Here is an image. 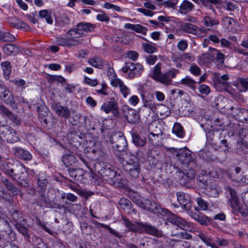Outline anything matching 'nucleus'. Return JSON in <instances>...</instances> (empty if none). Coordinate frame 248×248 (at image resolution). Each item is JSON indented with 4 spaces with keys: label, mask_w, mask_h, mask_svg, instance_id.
Masks as SVG:
<instances>
[{
    "label": "nucleus",
    "mask_w": 248,
    "mask_h": 248,
    "mask_svg": "<svg viewBox=\"0 0 248 248\" xmlns=\"http://www.w3.org/2000/svg\"><path fill=\"white\" fill-rule=\"evenodd\" d=\"M125 226L129 231L139 233H145L156 237H162L163 236L162 231L147 222H137L132 223L128 218L123 217Z\"/></svg>",
    "instance_id": "1"
},
{
    "label": "nucleus",
    "mask_w": 248,
    "mask_h": 248,
    "mask_svg": "<svg viewBox=\"0 0 248 248\" xmlns=\"http://www.w3.org/2000/svg\"><path fill=\"white\" fill-rule=\"evenodd\" d=\"M161 67V63L156 64L150 74L151 78L167 86L171 84L172 78L175 77L176 75L179 73V70L172 68L165 73H162Z\"/></svg>",
    "instance_id": "2"
},
{
    "label": "nucleus",
    "mask_w": 248,
    "mask_h": 248,
    "mask_svg": "<svg viewBox=\"0 0 248 248\" xmlns=\"http://www.w3.org/2000/svg\"><path fill=\"white\" fill-rule=\"evenodd\" d=\"M121 70L126 78L133 79L141 76L144 68L143 66L139 62H128L124 63Z\"/></svg>",
    "instance_id": "3"
},
{
    "label": "nucleus",
    "mask_w": 248,
    "mask_h": 248,
    "mask_svg": "<svg viewBox=\"0 0 248 248\" xmlns=\"http://www.w3.org/2000/svg\"><path fill=\"white\" fill-rule=\"evenodd\" d=\"M101 167V169L98 171L104 180L110 185L119 183L121 178V175L117 173L111 165L102 163Z\"/></svg>",
    "instance_id": "4"
},
{
    "label": "nucleus",
    "mask_w": 248,
    "mask_h": 248,
    "mask_svg": "<svg viewBox=\"0 0 248 248\" xmlns=\"http://www.w3.org/2000/svg\"><path fill=\"white\" fill-rule=\"evenodd\" d=\"M141 155L142 152L141 151H137L136 153L137 156L131 155L129 160L126 162V164L124 166V170L128 172L131 177L137 178L140 173L141 168L139 157H140Z\"/></svg>",
    "instance_id": "5"
},
{
    "label": "nucleus",
    "mask_w": 248,
    "mask_h": 248,
    "mask_svg": "<svg viewBox=\"0 0 248 248\" xmlns=\"http://www.w3.org/2000/svg\"><path fill=\"white\" fill-rule=\"evenodd\" d=\"M175 153L177 159L182 164L192 167L196 166V156L187 148L176 149Z\"/></svg>",
    "instance_id": "6"
},
{
    "label": "nucleus",
    "mask_w": 248,
    "mask_h": 248,
    "mask_svg": "<svg viewBox=\"0 0 248 248\" xmlns=\"http://www.w3.org/2000/svg\"><path fill=\"white\" fill-rule=\"evenodd\" d=\"M66 36V38L57 37L56 44L60 46L71 47L81 43V41L77 39V35L74 30H69L67 32Z\"/></svg>",
    "instance_id": "7"
},
{
    "label": "nucleus",
    "mask_w": 248,
    "mask_h": 248,
    "mask_svg": "<svg viewBox=\"0 0 248 248\" xmlns=\"http://www.w3.org/2000/svg\"><path fill=\"white\" fill-rule=\"evenodd\" d=\"M112 148L118 152H123L126 149L127 142L123 134L120 132L114 133L110 138Z\"/></svg>",
    "instance_id": "8"
},
{
    "label": "nucleus",
    "mask_w": 248,
    "mask_h": 248,
    "mask_svg": "<svg viewBox=\"0 0 248 248\" xmlns=\"http://www.w3.org/2000/svg\"><path fill=\"white\" fill-rule=\"evenodd\" d=\"M16 174L13 175V180L17 181L22 187H27L29 184L27 180V174L24 172V168L21 165H15Z\"/></svg>",
    "instance_id": "9"
},
{
    "label": "nucleus",
    "mask_w": 248,
    "mask_h": 248,
    "mask_svg": "<svg viewBox=\"0 0 248 248\" xmlns=\"http://www.w3.org/2000/svg\"><path fill=\"white\" fill-rule=\"evenodd\" d=\"M169 220L172 224L186 231L192 232L195 230L194 225L192 223L188 222L184 219L177 216L173 215L171 217L169 218Z\"/></svg>",
    "instance_id": "10"
},
{
    "label": "nucleus",
    "mask_w": 248,
    "mask_h": 248,
    "mask_svg": "<svg viewBox=\"0 0 248 248\" xmlns=\"http://www.w3.org/2000/svg\"><path fill=\"white\" fill-rule=\"evenodd\" d=\"M193 168L190 166L189 170L186 172H183L180 170H178L176 171L178 179L181 185H184L195 178L196 172Z\"/></svg>",
    "instance_id": "11"
},
{
    "label": "nucleus",
    "mask_w": 248,
    "mask_h": 248,
    "mask_svg": "<svg viewBox=\"0 0 248 248\" xmlns=\"http://www.w3.org/2000/svg\"><path fill=\"white\" fill-rule=\"evenodd\" d=\"M147 160L150 166L152 168H161L162 159L159 153L156 150L150 151L148 153Z\"/></svg>",
    "instance_id": "12"
},
{
    "label": "nucleus",
    "mask_w": 248,
    "mask_h": 248,
    "mask_svg": "<svg viewBox=\"0 0 248 248\" xmlns=\"http://www.w3.org/2000/svg\"><path fill=\"white\" fill-rule=\"evenodd\" d=\"M176 196L177 201L181 207L186 211L189 210L192 207L189 195L179 191L176 193Z\"/></svg>",
    "instance_id": "13"
},
{
    "label": "nucleus",
    "mask_w": 248,
    "mask_h": 248,
    "mask_svg": "<svg viewBox=\"0 0 248 248\" xmlns=\"http://www.w3.org/2000/svg\"><path fill=\"white\" fill-rule=\"evenodd\" d=\"M231 114L235 119L241 122H248V110L245 108L232 107Z\"/></svg>",
    "instance_id": "14"
},
{
    "label": "nucleus",
    "mask_w": 248,
    "mask_h": 248,
    "mask_svg": "<svg viewBox=\"0 0 248 248\" xmlns=\"http://www.w3.org/2000/svg\"><path fill=\"white\" fill-rule=\"evenodd\" d=\"M101 109L105 111L106 113L112 112L113 115L117 117L119 115L118 103L114 99L104 103L101 107Z\"/></svg>",
    "instance_id": "15"
},
{
    "label": "nucleus",
    "mask_w": 248,
    "mask_h": 248,
    "mask_svg": "<svg viewBox=\"0 0 248 248\" xmlns=\"http://www.w3.org/2000/svg\"><path fill=\"white\" fill-rule=\"evenodd\" d=\"M94 29V26L92 23L87 22H81L77 25V28L71 29L76 32L77 38L84 35V32H91Z\"/></svg>",
    "instance_id": "16"
},
{
    "label": "nucleus",
    "mask_w": 248,
    "mask_h": 248,
    "mask_svg": "<svg viewBox=\"0 0 248 248\" xmlns=\"http://www.w3.org/2000/svg\"><path fill=\"white\" fill-rule=\"evenodd\" d=\"M0 98L6 103L12 105L15 103V99L12 93L3 84H0Z\"/></svg>",
    "instance_id": "17"
},
{
    "label": "nucleus",
    "mask_w": 248,
    "mask_h": 248,
    "mask_svg": "<svg viewBox=\"0 0 248 248\" xmlns=\"http://www.w3.org/2000/svg\"><path fill=\"white\" fill-rule=\"evenodd\" d=\"M52 108L56 113L60 116L68 118L70 116V110L67 106H63L59 103L55 102L52 105Z\"/></svg>",
    "instance_id": "18"
},
{
    "label": "nucleus",
    "mask_w": 248,
    "mask_h": 248,
    "mask_svg": "<svg viewBox=\"0 0 248 248\" xmlns=\"http://www.w3.org/2000/svg\"><path fill=\"white\" fill-rule=\"evenodd\" d=\"M0 230L5 232L8 235H11L15 238V235L7 219L0 215Z\"/></svg>",
    "instance_id": "19"
},
{
    "label": "nucleus",
    "mask_w": 248,
    "mask_h": 248,
    "mask_svg": "<svg viewBox=\"0 0 248 248\" xmlns=\"http://www.w3.org/2000/svg\"><path fill=\"white\" fill-rule=\"evenodd\" d=\"M226 193L231 206L232 207H238L239 201L236 191L231 187H228L226 188Z\"/></svg>",
    "instance_id": "20"
},
{
    "label": "nucleus",
    "mask_w": 248,
    "mask_h": 248,
    "mask_svg": "<svg viewBox=\"0 0 248 248\" xmlns=\"http://www.w3.org/2000/svg\"><path fill=\"white\" fill-rule=\"evenodd\" d=\"M39 197L35 200L37 205L42 208L51 207V200L46 195V192L38 193Z\"/></svg>",
    "instance_id": "21"
},
{
    "label": "nucleus",
    "mask_w": 248,
    "mask_h": 248,
    "mask_svg": "<svg viewBox=\"0 0 248 248\" xmlns=\"http://www.w3.org/2000/svg\"><path fill=\"white\" fill-rule=\"evenodd\" d=\"M111 84L114 87H119L121 93L124 98L130 94V89L124 84L120 79L116 78L113 79L111 81Z\"/></svg>",
    "instance_id": "22"
},
{
    "label": "nucleus",
    "mask_w": 248,
    "mask_h": 248,
    "mask_svg": "<svg viewBox=\"0 0 248 248\" xmlns=\"http://www.w3.org/2000/svg\"><path fill=\"white\" fill-rule=\"evenodd\" d=\"M13 150L15 155L23 160L29 161L32 158L31 155L28 151L21 148H14Z\"/></svg>",
    "instance_id": "23"
},
{
    "label": "nucleus",
    "mask_w": 248,
    "mask_h": 248,
    "mask_svg": "<svg viewBox=\"0 0 248 248\" xmlns=\"http://www.w3.org/2000/svg\"><path fill=\"white\" fill-rule=\"evenodd\" d=\"M7 21L10 25L17 29L26 30L29 28V26L25 22L15 16L9 17Z\"/></svg>",
    "instance_id": "24"
},
{
    "label": "nucleus",
    "mask_w": 248,
    "mask_h": 248,
    "mask_svg": "<svg viewBox=\"0 0 248 248\" xmlns=\"http://www.w3.org/2000/svg\"><path fill=\"white\" fill-rule=\"evenodd\" d=\"M68 172L70 176L73 178L74 180L77 182L82 181L83 179V175L85 171L80 168L69 169Z\"/></svg>",
    "instance_id": "25"
},
{
    "label": "nucleus",
    "mask_w": 248,
    "mask_h": 248,
    "mask_svg": "<svg viewBox=\"0 0 248 248\" xmlns=\"http://www.w3.org/2000/svg\"><path fill=\"white\" fill-rule=\"evenodd\" d=\"M124 115L129 123L135 124L138 122L139 115L137 111L133 108H128L125 111Z\"/></svg>",
    "instance_id": "26"
},
{
    "label": "nucleus",
    "mask_w": 248,
    "mask_h": 248,
    "mask_svg": "<svg viewBox=\"0 0 248 248\" xmlns=\"http://www.w3.org/2000/svg\"><path fill=\"white\" fill-rule=\"evenodd\" d=\"M2 49L3 52L7 55H16L20 51V48L17 46L11 43L4 45Z\"/></svg>",
    "instance_id": "27"
},
{
    "label": "nucleus",
    "mask_w": 248,
    "mask_h": 248,
    "mask_svg": "<svg viewBox=\"0 0 248 248\" xmlns=\"http://www.w3.org/2000/svg\"><path fill=\"white\" fill-rule=\"evenodd\" d=\"M1 181L7 189L11 192L13 195H16L20 193V190L18 189L12 182L10 181L6 177H2L1 178Z\"/></svg>",
    "instance_id": "28"
},
{
    "label": "nucleus",
    "mask_w": 248,
    "mask_h": 248,
    "mask_svg": "<svg viewBox=\"0 0 248 248\" xmlns=\"http://www.w3.org/2000/svg\"><path fill=\"white\" fill-rule=\"evenodd\" d=\"M213 182L212 179L207 175L199 176L197 180V184L202 188L207 189Z\"/></svg>",
    "instance_id": "29"
},
{
    "label": "nucleus",
    "mask_w": 248,
    "mask_h": 248,
    "mask_svg": "<svg viewBox=\"0 0 248 248\" xmlns=\"http://www.w3.org/2000/svg\"><path fill=\"white\" fill-rule=\"evenodd\" d=\"M182 30L186 32L193 35L199 33V29L197 26L190 23H184L181 26Z\"/></svg>",
    "instance_id": "30"
},
{
    "label": "nucleus",
    "mask_w": 248,
    "mask_h": 248,
    "mask_svg": "<svg viewBox=\"0 0 248 248\" xmlns=\"http://www.w3.org/2000/svg\"><path fill=\"white\" fill-rule=\"evenodd\" d=\"M3 76L5 79L9 80L10 78L12 72V65L9 61H4L0 63Z\"/></svg>",
    "instance_id": "31"
},
{
    "label": "nucleus",
    "mask_w": 248,
    "mask_h": 248,
    "mask_svg": "<svg viewBox=\"0 0 248 248\" xmlns=\"http://www.w3.org/2000/svg\"><path fill=\"white\" fill-rule=\"evenodd\" d=\"M124 28L131 29L138 33H140L143 35L146 34L147 29L145 27L142 26L140 24H132L126 23L124 26Z\"/></svg>",
    "instance_id": "32"
},
{
    "label": "nucleus",
    "mask_w": 248,
    "mask_h": 248,
    "mask_svg": "<svg viewBox=\"0 0 248 248\" xmlns=\"http://www.w3.org/2000/svg\"><path fill=\"white\" fill-rule=\"evenodd\" d=\"M51 10L44 9L38 12V16L41 18H45L47 23L52 24L53 20L51 16Z\"/></svg>",
    "instance_id": "33"
},
{
    "label": "nucleus",
    "mask_w": 248,
    "mask_h": 248,
    "mask_svg": "<svg viewBox=\"0 0 248 248\" xmlns=\"http://www.w3.org/2000/svg\"><path fill=\"white\" fill-rule=\"evenodd\" d=\"M200 4L202 5L207 9L211 10L214 13H216V10L212 4H218L220 3V0H200Z\"/></svg>",
    "instance_id": "34"
},
{
    "label": "nucleus",
    "mask_w": 248,
    "mask_h": 248,
    "mask_svg": "<svg viewBox=\"0 0 248 248\" xmlns=\"http://www.w3.org/2000/svg\"><path fill=\"white\" fill-rule=\"evenodd\" d=\"M193 8L194 5L191 2L184 0L180 6V11L181 14H186L191 11Z\"/></svg>",
    "instance_id": "35"
},
{
    "label": "nucleus",
    "mask_w": 248,
    "mask_h": 248,
    "mask_svg": "<svg viewBox=\"0 0 248 248\" xmlns=\"http://www.w3.org/2000/svg\"><path fill=\"white\" fill-rule=\"evenodd\" d=\"M89 63L92 66L98 68H104L106 63L103 60L99 57H95L90 59L88 61Z\"/></svg>",
    "instance_id": "36"
},
{
    "label": "nucleus",
    "mask_w": 248,
    "mask_h": 248,
    "mask_svg": "<svg viewBox=\"0 0 248 248\" xmlns=\"http://www.w3.org/2000/svg\"><path fill=\"white\" fill-rule=\"evenodd\" d=\"M180 84L189 87L193 91L196 90V82L188 76L182 78L180 81Z\"/></svg>",
    "instance_id": "37"
},
{
    "label": "nucleus",
    "mask_w": 248,
    "mask_h": 248,
    "mask_svg": "<svg viewBox=\"0 0 248 248\" xmlns=\"http://www.w3.org/2000/svg\"><path fill=\"white\" fill-rule=\"evenodd\" d=\"M196 202L198 204L197 207H195L196 211H205L208 209V203L202 197H198L196 199Z\"/></svg>",
    "instance_id": "38"
},
{
    "label": "nucleus",
    "mask_w": 248,
    "mask_h": 248,
    "mask_svg": "<svg viewBox=\"0 0 248 248\" xmlns=\"http://www.w3.org/2000/svg\"><path fill=\"white\" fill-rule=\"evenodd\" d=\"M0 113L3 116H5L9 118L13 122H16V115L13 114L8 108L3 105L0 106Z\"/></svg>",
    "instance_id": "39"
},
{
    "label": "nucleus",
    "mask_w": 248,
    "mask_h": 248,
    "mask_svg": "<svg viewBox=\"0 0 248 248\" xmlns=\"http://www.w3.org/2000/svg\"><path fill=\"white\" fill-rule=\"evenodd\" d=\"M222 24L229 31H231L232 30L235 20L228 16L222 17Z\"/></svg>",
    "instance_id": "40"
},
{
    "label": "nucleus",
    "mask_w": 248,
    "mask_h": 248,
    "mask_svg": "<svg viewBox=\"0 0 248 248\" xmlns=\"http://www.w3.org/2000/svg\"><path fill=\"white\" fill-rule=\"evenodd\" d=\"M203 24L207 27L211 28L212 27L217 25L219 24V21L216 18H211L210 16H206L203 19Z\"/></svg>",
    "instance_id": "41"
},
{
    "label": "nucleus",
    "mask_w": 248,
    "mask_h": 248,
    "mask_svg": "<svg viewBox=\"0 0 248 248\" xmlns=\"http://www.w3.org/2000/svg\"><path fill=\"white\" fill-rule=\"evenodd\" d=\"M206 190L210 197H217L219 195V188L214 182L206 189Z\"/></svg>",
    "instance_id": "42"
},
{
    "label": "nucleus",
    "mask_w": 248,
    "mask_h": 248,
    "mask_svg": "<svg viewBox=\"0 0 248 248\" xmlns=\"http://www.w3.org/2000/svg\"><path fill=\"white\" fill-rule=\"evenodd\" d=\"M14 35L8 31H0V42H12L15 40Z\"/></svg>",
    "instance_id": "43"
},
{
    "label": "nucleus",
    "mask_w": 248,
    "mask_h": 248,
    "mask_svg": "<svg viewBox=\"0 0 248 248\" xmlns=\"http://www.w3.org/2000/svg\"><path fill=\"white\" fill-rule=\"evenodd\" d=\"M62 161L66 166H68L76 163L77 159L74 155L68 154L62 156Z\"/></svg>",
    "instance_id": "44"
},
{
    "label": "nucleus",
    "mask_w": 248,
    "mask_h": 248,
    "mask_svg": "<svg viewBox=\"0 0 248 248\" xmlns=\"http://www.w3.org/2000/svg\"><path fill=\"white\" fill-rule=\"evenodd\" d=\"M133 143L138 146H143L145 144V138H141L137 133H133L132 134Z\"/></svg>",
    "instance_id": "45"
},
{
    "label": "nucleus",
    "mask_w": 248,
    "mask_h": 248,
    "mask_svg": "<svg viewBox=\"0 0 248 248\" xmlns=\"http://www.w3.org/2000/svg\"><path fill=\"white\" fill-rule=\"evenodd\" d=\"M6 136L5 140H6L8 142L14 143L17 142L19 140V137L13 128L11 129L9 133L7 134Z\"/></svg>",
    "instance_id": "46"
},
{
    "label": "nucleus",
    "mask_w": 248,
    "mask_h": 248,
    "mask_svg": "<svg viewBox=\"0 0 248 248\" xmlns=\"http://www.w3.org/2000/svg\"><path fill=\"white\" fill-rule=\"evenodd\" d=\"M172 132L178 137L183 138L185 133L182 126L179 123H175L172 128Z\"/></svg>",
    "instance_id": "47"
},
{
    "label": "nucleus",
    "mask_w": 248,
    "mask_h": 248,
    "mask_svg": "<svg viewBox=\"0 0 248 248\" xmlns=\"http://www.w3.org/2000/svg\"><path fill=\"white\" fill-rule=\"evenodd\" d=\"M47 184V181L46 179L38 178L37 181V192L38 193L46 192V187Z\"/></svg>",
    "instance_id": "48"
},
{
    "label": "nucleus",
    "mask_w": 248,
    "mask_h": 248,
    "mask_svg": "<svg viewBox=\"0 0 248 248\" xmlns=\"http://www.w3.org/2000/svg\"><path fill=\"white\" fill-rule=\"evenodd\" d=\"M223 8L230 12H234L239 10V7L237 4L231 1H225L223 4Z\"/></svg>",
    "instance_id": "49"
},
{
    "label": "nucleus",
    "mask_w": 248,
    "mask_h": 248,
    "mask_svg": "<svg viewBox=\"0 0 248 248\" xmlns=\"http://www.w3.org/2000/svg\"><path fill=\"white\" fill-rule=\"evenodd\" d=\"M156 112L159 113L160 115L163 117L168 116L170 114L169 108L163 105H158Z\"/></svg>",
    "instance_id": "50"
},
{
    "label": "nucleus",
    "mask_w": 248,
    "mask_h": 248,
    "mask_svg": "<svg viewBox=\"0 0 248 248\" xmlns=\"http://www.w3.org/2000/svg\"><path fill=\"white\" fill-rule=\"evenodd\" d=\"M162 133L160 131V133H154L151 132L148 135L149 141L154 145H156L158 144L159 140V136H161Z\"/></svg>",
    "instance_id": "51"
},
{
    "label": "nucleus",
    "mask_w": 248,
    "mask_h": 248,
    "mask_svg": "<svg viewBox=\"0 0 248 248\" xmlns=\"http://www.w3.org/2000/svg\"><path fill=\"white\" fill-rule=\"evenodd\" d=\"M212 50L213 55L216 56V62L218 63H223L225 55L215 48H212Z\"/></svg>",
    "instance_id": "52"
},
{
    "label": "nucleus",
    "mask_w": 248,
    "mask_h": 248,
    "mask_svg": "<svg viewBox=\"0 0 248 248\" xmlns=\"http://www.w3.org/2000/svg\"><path fill=\"white\" fill-rule=\"evenodd\" d=\"M197 236L207 246L211 247L212 245L214 244V243L211 242V238L205 234L201 232H199L198 234H197Z\"/></svg>",
    "instance_id": "53"
},
{
    "label": "nucleus",
    "mask_w": 248,
    "mask_h": 248,
    "mask_svg": "<svg viewBox=\"0 0 248 248\" xmlns=\"http://www.w3.org/2000/svg\"><path fill=\"white\" fill-rule=\"evenodd\" d=\"M142 47L144 51L150 54L153 53L156 50V48L154 46L148 43H142Z\"/></svg>",
    "instance_id": "54"
},
{
    "label": "nucleus",
    "mask_w": 248,
    "mask_h": 248,
    "mask_svg": "<svg viewBox=\"0 0 248 248\" xmlns=\"http://www.w3.org/2000/svg\"><path fill=\"white\" fill-rule=\"evenodd\" d=\"M11 217L16 224L21 222L22 214L18 210H14L11 213ZM24 219H22V221L24 222Z\"/></svg>",
    "instance_id": "55"
},
{
    "label": "nucleus",
    "mask_w": 248,
    "mask_h": 248,
    "mask_svg": "<svg viewBox=\"0 0 248 248\" xmlns=\"http://www.w3.org/2000/svg\"><path fill=\"white\" fill-rule=\"evenodd\" d=\"M67 138L69 140L72 142H76L78 141V140L80 139V136L77 134L75 130H72L69 132L67 135Z\"/></svg>",
    "instance_id": "56"
},
{
    "label": "nucleus",
    "mask_w": 248,
    "mask_h": 248,
    "mask_svg": "<svg viewBox=\"0 0 248 248\" xmlns=\"http://www.w3.org/2000/svg\"><path fill=\"white\" fill-rule=\"evenodd\" d=\"M16 227L18 231L23 235L27 237L28 238L29 237L28 229L22 225L21 223H17L16 224Z\"/></svg>",
    "instance_id": "57"
},
{
    "label": "nucleus",
    "mask_w": 248,
    "mask_h": 248,
    "mask_svg": "<svg viewBox=\"0 0 248 248\" xmlns=\"http://www.w3.org/2000/svg\"><path fill=\"white\" fill-rule=\"evenodd\" d=\"M239 134L242 139V142L245 144L248 143V129L242 128L240 131Z\"/></svg>",
    "instance_id": "58"
},
{
    "label": "nucleus",
    "mask_w": 248,
    "mask_h": 248,
    "mask_svg": "<svg viewBox=\"0 0 248 248\" xmlns=\"http://www.w3.org/2000/svg\"><path fill=\"white\" fill-rule=\"evenodd\" d=\"M37 110L38 112L39 117L47 116L48 109L45 106L39 105L37 106Z\"/></svg>",
    "instance_id": "59"
},
{
    "label": "nucleus",
    "mask_w": 248,
    "mask_h": 248,
    "mask_svg": "<svg viewBox=\"0 0 248 248\" xmlns=\"http://www.w3.org/2000/svg\"><path fill=\"white\" fill-rule=\"evenodd\" d=\"M190 72L195 76H198L201 74L200 67L195 63L191 65L189 68Z\"/></svg>",
    "instance_id": "60"
},
{
    "label": "nucleus",
    "mask_w": 248,
    "mask_h": 248,
    "mask_svg": "<svg viewBox=\"0 0 248 248\" xmlns=\"http://www.w3.org/2000/svg\"><path fill=\"white\" fill-rule=\"evenodd\" d=\"M107 66V68H108L107 70V74L109 78H110L111 79V81L113 80L114 79H116L115 78L116 76V73L114 71V70L113 68L111 67V65L110 63L109 64H106L105 66Z\"/></svg>",
    "instance_id": "61"
},
{
    "label": "nucleus",
    "mask_w": 248,
    "mask_h": 248,
    "mask_svg": "<svg viewBox=\"0 0 248 248\" xmlns=\"http://www.w3.org/2000/svg\"><path fill=\"white\" fill-rule=\"evenodd\" d=\"M119 204L121 207L124 209H130L131 206V202L127 199L122 198L119 201Z\"/></svg>",
    "instance_id": "62"
},
{
    "label": "nucleus",
    "mask_w": 248,
    "mask_h": 248,
    "mask_svg": "<svg viewBox=\"0 0 248 248\" xmlns=\"http://www.w3.org/2000/svg\"><path fill=\"white\" fill-rule=\"evenodd\" d=\"M11 82L16 86L19 88H21L22 90L26 88V82L23 79H15L12 80Z\"/></svg>",
    "instance_id": "63"
},
{
    "label": "nucleus",
    "mask_w": 248,
    "mask_h": 248,
    "mask_svg": "<svg viewBox=\"0 0 248 248\" xmlns=\"http://www.w3.org/2000/svg\"><path fill=\"white\" fill-rule=\"evenodd\" d=\"M159 105L153 103L151 101H147L144 104L146 108L150 109L153 112H156Z\"/></svg>",
    "instance_id": "64"
}]
</instances>
